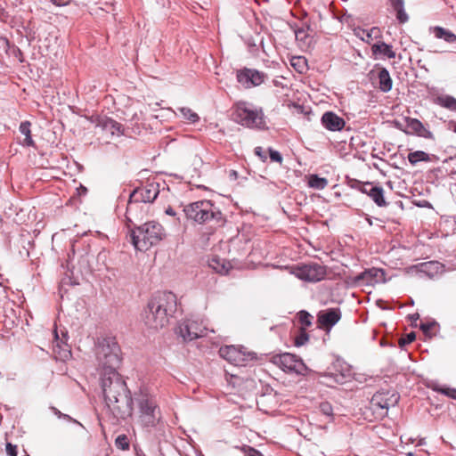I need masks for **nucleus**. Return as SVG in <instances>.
<instances>
[{
    "instance_id": "1",
    "label": "nucleus",
    "mask_w": 456,
    "mask_h": 456,
    "mask_svg": "<svg viewBox=\"0 0 456 456\" xmlns=\"http://www.w3.org/2000/svg\"><path fill=\"white\" fill-rule=\"evenodd\" d=\"M101 377V388L104 402V413L113 425L133 414V398L125 379L118 372Z\"/></svg>"
},
{
    "instance_id": "2",
    "label": "nucleus",
    "mask_w": 456,
    "mask_h": 456,
    "mask_svg": "<svg viewBox=\"0 0 456 456\" xmlns=\"http://www.w3.org/2000/svg\"><path fill=\"white\" fill-rule=\"evenodd\" d=\"M176 310L175 294L170 291H159L149 299L142 313V320L147 328L158 330L169 324Z\"/></svg>"
},
{
    "instance_id": "3",
    "label": "nucleus",
    "mask_w": 456,
    "mask_h": 456,
    "mask_svg": "<svg viewBox=\"0 0 456 456\" xmlns=\"http://www.w3.org/2000/svg\"><path fill=\"white\" fill-rule=\"evenodd\" d=\"M130 241L140 251L148 250L151 247L161 241L166 232L162 225L155 221L137 225L127 221Z\"/></svg>"
},
{
    "instance_id": "4",
    "label": "nucleus",
    "mask_w": 456,
    "mask_h": 456,
    "mask_svg": "<svg viewBox=\"0 0 456 456\" xmlns=\"http://www.w3.org/2000/svg\"><path fill=\"white\" fill-rule=\"evenodd\" d=\"M134 402L138 411L141 425L145 428L156 427L162 418L156 396L148 388L140 387L134 393Z\"/></svg>"
},
{
    "instance_id": "5",
    "label": "nucleus",
    "mask_w": 456,
    "mask_h": 456,
    "mask_svg": "<svg viewBox=\"0 0 456 456\" xmlns=\"http://www.w3.org/2000/svg\"><path fill=\"white\" fill-rule=\"evenodd\" d=\"M183 212L187 219L199 224L212 222L217 226H222L225 223L223 213L211 200H202L187 204L183 207Z\"/></svg>"
},
{
    "instance_id": "6",
    "label": "nucleus",
    "mask_w": 456,
    "mask_h": 456,
    "mask_svg": "<svg viewBox=\"0 0 456 456\" xmlns=\"http://www.w3.org/2000/svg\"><path fill=\"white\" fill-rule=\"evenodd\" d=\"M96 358L102 368L101 377L110 376V373L118 372L122 361L121 349L116 338H103L97 346Z\"/></svg>"
},
{
    "instance_id": "7",
    "label": "nucleus",
    "mask_w": 456,
    "mask_h": 456,
    "mask_svg": "<svg viewBox=\"0 0 456 456\" xmlns=\"http://www.w3.org/2000/svg\"><path fill=\"white\" fill-rule=\"evenodd\" d=\"M237 123L251 129L265 130L267 128L262 109L254 108L246 102H240L234 110Z\"/></svg>"
},
{
    "instance_id": "8",
    "label": "nucleus",
    "mask_w": 456,
    "mask_h": 456,
    "mask_svg": "<svg viewBox=\"0 0 456 456\" xmlns=\"http://www.w3.org/2000/svg\"><path fill=\"white\" fill-rule=\"evenodd\" d=\"M159 194V184L158 183H150L144 186L134 189L129 195L126 218L132 223L131 215L138 203H151Z\"/></svg>"
},
{
    "instance_id": "9",
    "label": "nucleus",
    "mask_w": 456,
    "mask_h": 456,
    "mask_svg": "<svg viewBox=\"0 0 456 456\" xmlns=\"http://www.w3.org/2000/svg\"><path fill=\"white\" fill-rule=\"evenodd\" d=\"M342 313L340 308L332 307L321 310L317 314V329L324 331L323 343L330 339L332 328L341 320Z\"/></svg>"
},
{
    "instance_id": "10",
    "label": "nucleus",
    "mask_w": 456,
    "mask_h": 456,
    "mask_svg": "<svg viewBox=\"0 0 456 456\" xmlns=\"http://www.w3.org/2000/svg\"><path fill=\"white\" fill-rule=\"evenodd\" d=\"M175 333L180 336L183 341H191L206 336L207 328L199 321L186 319L178 325Z\"/></svg>"
},
{
    "instance_id": "11",
    "label": "nucleus",
    "mask_w": 456,
    "mask_h": 456,
    "mask_svg": "<svg viewBox=\"0 0 456 456\" xmlns=\"http://www.w3.org/2000/svg\"><path fill=\"white\" fill-rule=\"evenodd\" d=\"M219 355L236 366H245L247 365L248 361L256 359L255 353H245L240 348L234 346L220 347Z\"/></svg>"
},
{
    "instance_id": "12",
    "label": "nucleus",
    "mask_w": 456,
    "mask_h": 456,
    "mask_svg": "<svg viewBox=\"0 0 456 456\" xmlns=\"http://www.w3.org/2000/svg\"><path fill=\"white\" fill-rule=\"evenodd\" d=\"M272 362L284 371L303 374L306 369L301 359H298L295 354L289 353L273 355Z\"/></svg>"
},
{
    "instance_id": "13",
    "label": "nucleus",
    "mask_w": 456,
    "mask_h": 456,
    "mask_svg": "<svg viewBox=\"0 0 456 456\" xmlns=\"http://www.w3.org/2000/svg\"><path fill=\"white\" fill-rule=\"evenodd\" d=\"M236 78L238 83L245 88L258 86L267 78V75L255 69L244 68L237 70Z\"/></svg>"
},
{
    "instance_id": "14",
    "label": "nucleus",
    "mask_w": 456,
    "mask_h": 456,
    "mask_svg": "<svg viewBox=\"0 0 456 456\" xmlns=\"http://www.w3.org/2000/svg\"><path fill=\"white\" fill-rule=\"evenodd\" d=\"M352 187L368 195L377 206L386 207L387 205L384 197V190L381 186L375 185L370 182L362 183L355 181Z\"/></svg>"
},
{
    "instance_id": "15",
    "label": "nucleus",
    "mask_w": 456,
    "mask_h": 456,
    "mask_svg": "<svg viewBox=\"0 0 456 456\" xmlns=\"http://www.w3.org/2000/svg\"><path fill=\"white\" fill-rule=\"evenodd\" d=\"M399 399L400 395L395 391L382 389L373 395L370 403L377 408L387 410L389 407L396 405Z\"/></svg>"
},
{
    "instance_id": "16",
    "label": "nucleus",
    "mask_w": 456,
    "mask_h": 456,
    "mask_svg": "<svg viewBox=\"0 0 456 456\" xmlns=\"http://www.w3.org/2000/svg\"><path fill=\"white\" fill-rule=\"evenodd\" d=\"M92 122L95 123L96 127H100L103 131L110 132L112 135L124 134V126L116 120L107 116H96Z\"/></svg>"
},
{
    "instance_id": "17",
    "label": "nucleus",
    "mask_w": 456,
    "mask_h": 456,
    "mask_svg": "<svg viewBox=\"0 0 456 456\" xmlns=\"http://www.w3.org/2000/svg\"><path fill=\"white\" fill-rule=\"evenodd\" d=\"M406 129L403 132L407 134H416L419 137L434 140V134L427 129L421 121L417 118H405Z\"/></svg>"
},
{
    "instance_id": "18",
    "label": "nucleus",
    "mask_w": 456,
    "mask_h": 456,
    "mask_svg": "<svg viewBox=\"0 0 456 456\" xmlns=\"http://www.w3.org/2000/svg\"><path fill=\"white\" fill-rule=\"evenodd\" d=\"M321 123L323 127L332 132L341 131L346 126L344 118L333 111H326L321 118Z\"/></svg>"
},
{
    "instance_id": "19",
    "label": "nucleus",
    "mask_w": 456,
    "mask_h": 456,
    "mask_svg": "<svg viewBox=\"0 0 456 456\" xmlns=\"http://www.w3.org/2000/svg\"><path fill=\"white\" fill-rule=\"evenodd\" d=\"M384 275V271L379 268L367 269L354 278L357 285H370L377 281L378 278Z\"/></svg>"
},
{
    "instance_id": "20",
    "label": "nucleus",
    "mask_w": 456,
    "mask_h": 456,
    "mask_svg": "<svg viewBox=\"0 0 456 456\" xmlns=\"http://www.w3.org/2000/svg\"><path fill=\"white\" fill-rule=\"evenodd\" d=\"M371 53L375 59L381 56L388 59L395 58V52L393 50V46L382 41H378L372 45Z\"/></svg>"
},
{
    "instance_id": "21",
    "label": "nucleus",
    "mask_w": 456,
    "mask_h": 456,
    "mask_svg": "<svg viewBox=\"0 0 456 456\" xmlns=\"http://www.w3.org/2000/svg\"><path fill=\"white\" fill-rule=\"evenodd\" d=\"M318 379V382L325 384L327 387H332L338 383H342L344 376L338 373H322L315 371V379Z\"/></svg>"
},
{
    "instance_id": "22",
    "label": "nucleus",
    "mask_w": 456,
    "mask_h": 456,
    "mask_svg": "<svg viewBox=\"0 0 456 456\" xmlns=\"http://www.w3.org/2000/svg\"><path fill=\"white\" fill-rule=\"evenodd\" d=\"M354 34L361 40L370 44L373 38L378 39L381 37V33L379 28L373 27L369 31L360 27L354 29Z\"/></svg>"
},
{
    "instance_id": "23",
    "label": "nucleus",
    "mask_w": 456,
    "mask_h": 456,
    "mask_svg": "<svg viewBox=\"0 0 456 456\" xmlns=\"http://www.w3.org/2000/svg\"><path fill=\"white\" fill-rule=\"evenodd\" d=\"M208 265L216 273L220 274H227L230 269L232 268V265L229 261L222 259L216 256L209 259Z\"/></svg>"
},
{
    "instance_id": "24",
    "label": "nucleus",
    "mask_w": 456,
    "mask_h": 456,
    "mask_svg": "<svg viewBox=\"0 0 456 456\" xmlns=\"http://www.w3.org/2000/svg\"><path fill=\"white\" fill-rule=\"evenodd\" d=\"M429 29L436 38L443 39L449 44L456 43V35L451 30L440 26L431 27Z\"/></svg>"
},
{
    "instance_id": "25",
    "label": "nucleus",
    "mask_w": 456,
    "mask_h": 456,
    "mask_svg": "<svg viewBox=\"0 0 456 456\" xmlns=\"http://www.w3.org/2000/svg\"><path fill=\"white\" fill-rule=\"evenodd\" d=\"M293 273L300 280L306 281H314V267L312 265H303L294 266Z\"/></svg>"
},
{
    "instance_id": "26",
    "label": "nucleus",
    "mask_w": 456,
    "mask_h": 456,
    "mask_svg": "<svg viewBox=\"0 0 456 456\" xmlns=\"http://www.w3.org/2000/svg\"><path fill=\"white\" fill-rule=\"evenodd\" d=\"M391 6L394 11L396 12V19L399 23L403 24L408 21L409 16L404 10V2L403 0H389Z\"/></svg>"
},
{
    "instance_id": "27",
    "label": "nucleus",
    "mask_w": 456,
    "mask_h": 456,
    "mask_svg": "<svg viewBox=\"0 0 456 456\" xmlns=\"http://www.w3.org/2000/svg\"><path fill=\"white\" fill-rule=\"evenodd\" d=\"M379 89L384 93H387L392 89V78L389 75L388 70L386 68H382L379 71Z\"/></svg>"
},
{
    "instance_id": "28",
    "label": "nucleus",
    "mask_w": 456,
    "mask_h": 456,
    "mask_svg": "<svg viewBox=\"0 0 456 456\" xmlns=\"http://www.w3.org/2000/svg\"><path fill=\"white\" fill-rule=\"evenodd\" d=\"M54 338L56 342V346H53V352L56 354L55 357L61 361H65L69 358L71 356V352L66 344L63 346L60 345L59 337L56 331L54 332Z\"/></svg>"
},
{
    "instance_id": "29",
    "label": "nucleus",
    "mask_w": 456,
    "mask_h": 456,
    "mask_svg": "<svg viewBox=\"0 0 456 456\" xmlns=\"http://www.w3.org/2000/svg\"><path fill=\"white\" fill-rule=\"evenodd\" d=\"M30 126L31 123L29 121H23L20 123L19 130L22 134L25 135L22 145L28 147H35V142L31 136Z\"/></svg>"
},
{
    "instance_id": "30",
    "label": "nucleus",
    "mask_w": 456,
    "mask_h": 456,
    "mask_svg": "<svg viewBox=\"0 0 456 456\" xmlns=\"http://www.w3.org/2000/svg\"><path fill=\"white\" fill-rule=\"evenodd\" d=\"M290 64L300 74H304L309 69L308 62L305 56H293L290 59Z\"/></svg>"
},
{
    "instance_id": "31",
    "label": "nucleus",
    "mask_w": 456,
    "mask_h": 456,
    "mask_svg": "<svg viewBox=\"0 0 456 456\" xmlns=\"http://www.w3.org/2000/svg\"><path fill=\"white\" fill-rule=\"evenodd\" d=\"M319 412L324 417L325 423H331L334 419L333 407L329 402H321L319 403Z\"/></svg>"
},
{
    "instance_id": "32",
    "label": "nucleus",
    "mask_w": 456,
    "mask_h": 456,
    "mask_svg": "<svg viewBox=\"0 0 456 456\" xmlns=\"http://www.w3.org/2000/svg\"><path fill=\"white\" fill-rule=\"evenodd\" d=\"M408 160L411 165H416L419 161H430L429 155L423 151H416L408 154Z\"/></svg>"
},
{
    "instance_id": "33",
    "label": "nucleus",
    "mask_w": 456,
    "mask_h": 456,
    "mask_svg": "<svg viewBox=\"0 0 456 456\" xmlns=\"http://www.w3.org/2000/svg\"><path fill=\"white\" fill-rule=\"evenodd\" d=\"M179 111L181 112L183 118L188 120L190 123H196L200 119L198 114L190 108L183 107L179 109Z\"/></svg>"
},
{
    "instance_id": "34",
    "label": "nucleus",
    "mask_w": 456,
    "mask_h": 456,
    "mask_svg": "<svg viewBox=\"0 0 456 456\" xmlns=\"http://www.w3.org/2000/svg\"><path fill=\"white\" fill-rule=\"evenodd\" d=\"M331 272H328V269L324 265H320L315 263V282L329 278Z\"/></svg>"
},
{
    "instance_id": "35",
    "label": "nucleus",
    "mask_w": 456,
    "mask_h": 456,
    "mask_svg": "<svg viewBox=\"0 0 456 456\" xmlns=\"http://www.w3.org/2000/svg\"><path fill=\"white\" fill-rule=\"evenodd\" d=\"M297 317L298 322L301 324L300 328H306V327L311 326L312 315L308 312H306L305 310H301L300 312L297 313Z\"/></svg>"
},
{
    "instance_id": "36",
    "label": "nucleus",
    "mask_w": 456,
    "mask_h": 456,
    "mask_svg": "<svg viewBox=\"0 0 456 456\" xmlns=\"http://www.w3.org/2000/svg\"><path fill=\"white\" fill-rule=\"evenodd\" d=\"M434 391L440 392L443 395H447L450 398L456 399V388H442L438 384L434 383L429 386Z\"/></svg>"
},
{
    "instance_id": "37",
    "label": "nucleus",
    "mask_w": 456,
    "mask_h": 456,
    "mask_svg": "<svg viewBox=\"0 0 456 456\" xmlns=\"http://www.w3.org/2000/svg\"><path fill=\"white\" fill-rule=\"evenodd\" d=\"M115 445L118 449L126 451L129 449V440L126 435H119L115 440Z\"/></svg>"
},
{
    "instance_id": "38",
    "label": "nucleus",
    "mask_w": 456,
    "mask_h": 456,
    "mask_svg": "<svg viewBox=\"0 0 456 456\" xmlns=\"http://www.w3.org/2000/svg\"><path fill=\"white\" fill-rule=\"evenodd\" d=\"M299 331V334L295 338V345L297 346H303L309 339V336L305 331V328H300Z\"/></svg>"
},
{
    "instance_id": "39",
    "label": "nucleus",
    "mask_w": 456,
    "mask_h": 456,
    "mask_svg": "<svg viewBox=\"0 0 456 456\" xmlns=\"http://www.w3.org/2000/svg\"><path fill=\"white\" fill-rule=\"evenodd\" d=\"M437 322L433 321V322H422L420 324V330L423 331V333L426 335V336H428L429 338H431L433 335L431 333L432 330L434 328H436L437 326Z\"/></svg>"
},
{
    "instance_id": "40",
    "label": "nucleus",
    "mask_w": 456,
    "mask_h": 456,
    "mask_svg": "<svg viewBox=\"0 0 456 456\" xmlns=\"http://www.w3.org/2000/svg\"><path fill=\"white\" fill-rule=\"evenodd\" d=\"M442 105L449 110H456V99L452 96H446L443 99Z\"/></svg>"
},
{
    "instance_id": "41",
    "label": "nucleus",
    "mask_w": 456,
    "mask_h": 456,
    "mask_svg": "<svg viewBox=\"0 0 456 456\" xmlns=\"http://www.w3.org/2000/svg\"><path fill=\"white\" fill-rule=\"evenodd\" d=\"M416 338V335L413 331L407 333L405 337L401 338L399 339V345L401 347H403L405 345L411 344Z\"/></svg>"
},
{
    "instance_id": "42",
    "label": "nucleus",
    "mask_w": 456,
    "mask_h": 456,
    "mask_svg": "<svg viewBox=\"0 0 456 456\" xmlns=\"http://www.w3.org/2000/svg\"><path fill=\"white\" fill-rule=\"evenodd\" d=\"M273 84L276 87L288 88L289 87V80L284 77H278L273 79Z\"/></svg>"
},
{
    "instance_id": "43",
    "label": "nucleus",
    "mask_w": 456,
    "mask_h": 456,
    "mask_svg": "<svg viewBox=\"0 0 456 456\" xmlns=\"http://www.w3.org/2000/svg\"><path fill=\"white\" fill-rule=\"evenodd\" d=\"M294 33L296 39L298 41H305L308 37V35L306 34V31L304 28V27L296 28L294 30Z\"/></svg>"
},
{
    "instance_id": "44",
    "label": "nucleus",
    "mask_w": 456,
    "mask_h": 456,
    "mask_svg": "<svg viewBox=\"0 0 456 456\" xmlns=\"http://www.w3.org/2000/svg\"><path fill=\"white\" fill-rule=\"evenodd\" d=\"M268 151H269V157L272 161L277 162V163H281L282 156L279 151H277L272 148H269Z\"/></svg>"
},
{
    "instance_id": "45",
    "label": "nucleus",
    "mask_w": 456,
    "mask_h": 456,
    "mask_svg": "<svg viewBox=\"0 0 456 456\" xmlns=\"http://www.w3.org/2000/svg\"><path fill=\"white\" fill-rule=\"evenodd\" d=\"M328 185V180L326 178L319 177L315 175V190L324 189Z\"/></svg>"
},
{
    "instance_id": "46",
    "label": "nucleus",
    "mask_w": 456,
    "mask_h": 456,
    "mask_svg": "<svg viewBox=\"0 0 456 456\" xmlns=\"http://www.w3.org/2000/svg\"><path fill=\"white\" fill-rule=\"evenodd\" d=\"M6 452L9 456H17L18 452H17V446L11 444V443H7L6 444Z\"/></svg>"
},
{
    "instance_id": "47",
    "label": "nucleus",
    "mask_w": 456,
    "mask_h": 456,
    "mask_svg": "<svg viewBox=\"0 0 456 456\" xmlns=\"http://www.w3.org/2000/svg\"><path fill=\"white\" fill-rule=\"evenodd\" d=\"M10 15L5 8L0 4V20L3 22H8Z\"/></svg>"
},
{
    "instance_id": "48",
    "label": "nucleus",
    "mask_w": 456,
    "mask_h": 456,
    "mask_svg": "<svg viewBox=\"0 0 456 456\" xmlns=\"http://www.w3.org/2000/svg\"><path fill=\"white\" fill-rule=\"evenodd\" d=\"M254 151H255V154L256 156H258L261 159L262 161H264V162L266 161L267 156H266V154H265V151L263 150L262 147H259V146L256 147Z\"/></svg>"
},
{
    "instance_id": "49",
    "label": "nucleus",
    "mask_w": 456,
    "mask_h": 456,
    "mask_svg": "<svg viewBox=\"0 0 456 456\" xmlns=\"http://www.w3.org/2000/svg\"><path fill=\"white\" fill-rule=\"evenodd\" d=\"M56 6H65L69 4V0H50Z\"/></svg>"
},
{
    "instance_id": "50",
    "label": "nucleus",
    "mask_w": 456,
    "mask_h": 456,
    "mask_svg": "<svg viewBox=\"0 0 456 456\" xmlns=\"http://www.w3.org/2000/svg\"><path fill=\"white\" fill-rule=\"evenodd\" d=\"M306 178H307L308 186L311 187V188H314V174L307 175Z\"/></svg>"
},
{
    "instance_id": "51",
    "label": "nucleus",
    "mask_w": 456,
    "mask_h": 456,
    "mask_svg": "<svg viewBox=\"0 0 456 456\" xmlns=\"http://www.w3.org/2000/svg\"><path fill=\"white\" fill-rule=\"evenodd\" d=\"M61 418H63V419H67V420L72 421V422H74V423H77V424H78V425H80V426H81V423H80V422H78L77 420H76V419H72V418H71L69 415H68V414H64V413H63V415H62V417H61Z\"/></svg>"
},
{
    "instance_id": "52",
    "label": "nucleus",
    "mask_w": 456,
    "mask_h": 456,
    "mask_svg": "<svg viewBox=\"0 0 456 456\" xmlns=\"http://www.w3.org/2000/svg\"><path fill=\"white\" fill-rule=\"evenodd\" d=\"M248 456H263V455L259 451L251 448Z\"/></svg>"
},
{
    "instance_id": "53",
    "label": "nucleus",
    "mask_w": 456,
    "mask_h": 456,
    "mask_svg": "<svg viewBox=\"0 0 456 456\" xmlns=\"http://www.w3.org/2000/svg\"><path fill=\"white\" fill-rule=\"evenodd\" d=\"M166 214L168 215V216H175L176 215L175 211L171 208V207H168L167 209H166Z\"/></svg>"
},
{
    "instance_id": "54",
    "label": "nucleus",
    "mask_w": 456,
    "mask_h": 456,
    "mask_svg": "<svg viewBox=\"0 0 456 456\" xmlns=\"http://www.w3.org/2000/svg\"><path fill=\"white\" fill-rule=\"evenodd\" d=\"M52 411L58 417V418H61L63 413H61L57 408L55 407H52Z\"/></svg>"
},
{
    "instance_id": "55",
    "label": "nucleus",
    "mask_w": 456,
    "mask_h": 456,
    "mask_svg": "<svg viewBox=\"0 0 456 456\" xmlns=\"http://www.w3.org/2000/svg\"><path fill=\"white\" fill-rule=\"evenodd\" d=\"M0 40L3 42V44L4 45V46L6 47H9V41L7 38L5 37H1Z\"/></svg>"
},
{
    "instance_id": "56",
    "label": "nucleus",
    "mask_w": 456,
    "mask_h": 456,
    "mask_svg": "<svg viewBox=\"0 0 456 456\" xmlns=\"http://www.w3.org/2000/svg\"><path fill=\"white\" fill-rule=\"evenodd\" d=\"M317 426H318V428H326V424H324V425L318 424Z\"/></svg>"
},
{
    "instance_id": "57",
    "label": "nucleus",
    "mask_w": 456,
    "mask_h": 456,
    "mask_svg": "<svg viewBox=\"0 0 456 456\" xmlns=\"http://www.w3.org/2000/svg\"><path fill=\"white\" fill-rule=\"evenodd\" d=\"M419 318V314H416L415 315L412 316V319H418Z\"/></svg>"
},
{
    "instance_id": "58",
    "label": "nucleus",
    "mask_w": 456,
    "mask_h": 456,
    "mask_svg": "<svg viewBox=\"0 0 456 456\" xmlns=\"http://www.w3.org/2000/svg\"><path fill=\"white\" fill-rule=\"evenodd\" d=\"M327 289H329L330 292L332 291V288L331 287H328Z\"/></svg>"
},
{
    "instance_id": "59",
    "label": "nucleus",
    "mask_w": 456,
    "mask_h": 456,
    "mask_svg": "<svg viewBox=\"0 0 456 456\" xmlns=\"http://www.w3.org/2000/svg\"><path fill=\"white\" fill-rule=\"evenodd\" d=\"M453 131L456 133V122H455V125H454V127H453Z\"/></svg>"
},
{
    "instance_id": "60",
    "label": "nucleus",
    "mask_w": 456,
    "mask_h": 456,
    "mask_svg": "<svg viewBox=\"0 0 456 456\" xmlns=\"http://www.w3.org/2000/svg\"><path fill=\"white\" fill-rule=\"evenodd\" d=\"M24 456H29L28 454H25Z\"/></svg>"
}]
</instances>
